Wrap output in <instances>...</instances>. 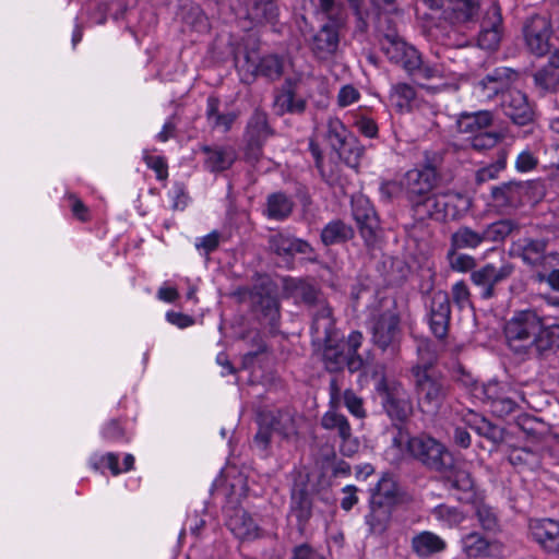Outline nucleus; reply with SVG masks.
Masks as SVG:
<instances>
[{"label": "nucleus", "instance_id": "f257e3e1", "mask_svg": "<svg viewBox=\"0 0 559 559\" xmlns=\"http://www.w3.org/2000/svg\"><path fill=\"white\" fill-rule=\"evenodd\" d=\"M540 328V316L531 309L521 310L506 322L503 333L511 350L516 354H532L535 334Z\"/></svg>", "mask_w": 559, "mask_h": 559}, {"label": "nucleus", "instance_id": "f03ea898", "mask_svg": "<svg viewBox=\"0 0 559 559\" xmlns=\"http://www.w3.org/2000/svg\"><path fill=\"white\" fill-rule=\"evenodd\" d=\"M412 374L419 407L426 413L438 412L448 396L447 381L435 371L421 367H413Z\"/></svg>", "mask_w": 559, "mask_h": 559}, {"label": "nucleus", "instance_id": "7ed1b4c3", "mask_svg": "<svg viewBox=\"0 0 559 559\" xmlns=\"http://www.w3.org/2000/svg\"><path fill=\"white\" fill-rule=\"evenodd\" d=\"M469 200L460 193H438L425 198L414 206L420 218L429 217L436 221L455 219L468 210Z\"/></svg>", "mask_w": 559, "mask_h": 559}, {"label": "nucleus", "instance_id": "20e7f679", "mask_svg": "<svg viewBox=\"0 0 559 559\" xmlns=\"http://www.w3.org/2000/svg\"><path fill=\"white\" fill-rule=\"evenodd\" d=\"M372 343L382 352L397 354L403 332L401 319L395 309H386L376 313L370 321Z\"/></svg>", "mask_w": 559, "mask_h": 559}, {"label": "nucleus", "instance_id": "39448f33", "mask_svg": "<svg viewBox=\"0 0 559 559\" xmlns=\"http://www.w3.org/2000/svg\"><path fill=\"white\" fill-rule=\"evenodd\" d=\"M471 393L475 399L488 404L491 412L499 417L510 415L516 407V402L513 399L516 392L507 383L498 381L475 382Z\"/></svg>", "mask_w": 559, "mask_h": 559}, {"label": "nucleus", "instance_id": "423d86ee", "mask_svg": "<svg viewBox=\"0 0 559 559\" xmlns=\"http://www.w3.org/2000/svg\"><path fill=\"white\" fill-rule=\"evenodd\" d=\"M407 449L414 457L437 472L449 468L452 462V454L449 450L441 442L428 436L408 439Z\"/></svg>", "mask_w": 559, "mask_h": 559}, {"label": "nucleus", "instance_id": "0eeeda50", "mask_svg": "<svg viewBox=\"0 0 559 559\" xmlns=\"http://www.w3.org/2000/svg\"><path fill=\"white\" fill-rule=\"evenodd\" d=\"M377 390L383 408L392 420L403 423L412 415L413 405L401 382L383 378L378 382Z\"/></svg>", "mask_w": 559, "mask_h": 559}, {"label": "nucleus", "instance_id": "6e6552de", "mask_svg": "<svg viewBox=\"0 0 559 559\" xmlns=\"http://www.w3.org/2000/svg\"><path fill=\"white\" fill-rule=\"evenodd\" d=\"M439 176L431 165L408 170L402 178V186L413 207L431 194L437 186Z\"/></svg>", "mask_w": 559, "mask_h": 559}, {"label": "nucleus", "instance_id": "1a4fd4ad", "mask_svg": "<svg viewBox=\"0 0 559 559\" xmlns=\"http://www.w3.org/2000/svg\"><path fill=\"white\" fill-rule=\"evenodd\" d=\"M522 34L527 49L540 57L550 52L552 26L546 15L533 14L523 23Z\"/></svg>", "mask_w": 559, "mask_h": 559}, {"label": "nucleus", "instance_id": "9d476101", "mask_svg": "<svg viewBox=\"0 0 559 559\" xmlns=\"http://www.w3.org/2000/svg\"><path fill=\"white\" fill-rule=\"evenodd\" d=\"M382 50L390 62L402 67L409 74L415 73L421 64V58L416 48L396 34L384 35Z\"/></svg>", "mask_w": 559, "mask_h": 559}, {"label": "nucleus", "instance_id": "9b49d317", "mask_svg": "<svg viewBox=\"0 0 559 559\" xmlns=\"http://www.w3.org/2000/svg\"><path fill=\"white\" fill-rule=\"evenodd\" d=\"M518 73L509 68H498L478 81L473 88L474 95L480 102H490L503 93L516 81Z\"/></svg>", "mask_w": 559, "mask_h": 559}, {"label": "nucleus", "instance_id": "f8f14e48", "mask_svg": "<svg viewBox=\"0 0 559 559\" xmlns=\"http://www.w3.org/2000/svg\"><path fill=\"white\" fill-rule=\"evenodd\" d=\"M500 107L503 114L515 124L525 126L533 120V109L527 96L512 85L502 94Z\"/></svg>", "mask_w": 559, "mask_h": 559}, {"label": "nucleus", "instance_id": "ddd939ff", "mask_svg": "<svg viewBox=\"0 0 559 559\" xmlns=\"http://www.w3.org/2000/svg\"><path fill=\"white\" fill-rule=\"evenodd\" d=\"M503 35V24L500 7L493 2L485 12L478 45L483 49L495 50L499 47Z\"/></svg>", "mask_w": 559, "mask_h": 559}, {"label": "nucleus", "instance_id": "4468645a", "mask_svg": "<svg viewBox=\"0 0 559 559\" xmlns=\"http://www.w3.org/2000/svg\"><path fill=\"white\" fill-rule=\"evenodd\" d=\"M353 215L358 225L361 237L367 245H372L377 238L379 219L370 204L365 198H357L353 201Z\"/></svg>", "mask_w": 559, "mask_h": 559}, {"label": "nucleus", "instance_id": "2eb2a0df", "mask_svg": "<svg viewBox=\"0 0 559 559\" xmlns=\"http://www.w3.org/2000/svg\"><path fill=\"white\" fill-rule=\"evenodd\" d=\"M439 473L442 474L450 487L457 491V500L464 503L475 500L477 492L469 472L455 464L453 457L449 468Z\"/></svg>", "mask_w": 559, "mask_h": 559}, {"label": "nucleus", "instance_id": "dca6fc26", "mask_svg": "<svg viewBox=\"0 0 559 559\" xmlns=\"http://www.w3.org/2000/svg\"><path fill=\"white\" fill-rule=\"evenodd\" d=\"M512 272L513 266L511 264L504 263L497 267L489 263L472 272L471 280L476 286L481 287V297L488 299L493 296L495 285L508 278Z\"/></svg>", "mask_w": 559, "mask_h": 559}, {"label": "nucleus", "instance_id": "f3484780", "mask_svg": "<svg viewBox=\"0 0 559 559\" xmlns=\"http://www.w3.org/2000/svg\"><path fill=\"white\" fill-rule=\"evenodd\" d=\"M532 538L546 551L559 554V522L552 519L530 521Z\"/></svg>", "mask_w": 559, "mask_h": 559}, {"label": "nucleus", "instance_id": "a211bd4d", "mask_svg": "<svg viewBox=\"0 0 559 559\" xmlns=\"http://www.w3.org/2000/svg\"><path fill=\"white\" fill-rule=\"evenodd\" d=\"M321 425L326 430L335 431L342 439V452L345 455H352L358 450V443L352 437V428L347 418L336 412H326L322 419Z\"/></svg>", "mask_w": 559, "mask_h": 559}, {"label": "nucleus", "instance_id": "6ab92c4d", "mask_svg": "<svg viewBox=\"0 0 559 559\" xmlns=\"http://www.w3.org/2000/svg\"><path fill=\"white\" fill-rule=\"evenodd\" d=\"M269 245L274 253L284 258H292L296 253L309 254L312 252V247L306 240L284 231L271 235Z\"/></svg>", "mask_w": 559, "mask_h": 559}, {"label": "nucleus", "instance_id": "aec40b11", "mask_svg": "<svg viewBox=\"0 0 559 559\" xmlns=\"http://www.w3.org/2000/svg\"><path fill=\"white\" fill-rule=\"evenodd\" d=\"M338 43L337 27L332 24H324L313 36L311 49L317 58L326 60L336 52Z\"/></svg>", "mask_w": 559, "mask_h": 559}, {"label": "nucleus", "instance_id": "412c9836", "mask_svg": "<svg viewBox=\"0 0 559 559\" xmlns=\"http://www.w3.org/2000/svg\"><path fill=\"white\" fill-rule=\"evenodd\" d=\"M325 343L323 359L329 371H337L344 366H346L350 372L362 368L364 360L360 356H347L344 348L338 349V347L331 345V342Z\"/></svg>", "mask_w": 559, "mask_h": 559}, {"label": "nucleus", "instance_id": "4be33fe9", "mask_svg": "<svg viewBox=\"0 0 559 559\" xmlns=\"http://www.w3.org/2000/svg\"><path fill=\"white\" fill-rule=\"evenodd\" d=\"M227 527L239 539H254L260 535V528L252 516L243 509H235L228 515Z\"/></svg>", "mask_w": 559, "mask_h": 559}, {"label": "nucleus", "instance_id": "5701e85b", "mask_svg": "<svg viewBox=\"0 0 559 559\" xmlns=\"http://www.w3.org/2000/svg\"><path fill=\"white\" fill-rule=\"evenodd\" d=\"M313 322L311 330L313 335L323 342H332V334L334 329V320L332 318L331 308L325 300L319 301L311 308Z\"/></svg>", "mask_w": 559, "mask_h": 559}, {"label": "nucleus", "instance_id": "b1692460", "mask_svg": "<svg viewBox=\"0 0 559 559\" xmlns=\"http://www.w3.org/2000/svg\"><path fill=\"white\" fill-rule=\"evenodd\" d=\"M312 502L309 493L295 488L292 492L290 509L288 514L289 522L295 521L299 532H302L306 523L311 516Z\"/></svg>", "mask_w": 559, "mask_h": 559}, {"label": "nucleus", "instance_id": "393cba45", "mask_svg": "<svg viewBox=\"0 0 559 559\" xmlns=\"http://www.w3.org/2000/svg\"><path fill=\"white\" fill-rule=\"evenodd\" d=\"M370 499L395 507L403 501V493L396 480L391 475L383 474L370 489Z\"/></svg>", "mask_w": 559, "mask_h": 559}, {"label": "nucleus", "instance_id": "a878e982", "mask_svg": "<svg viewBox=\"0 0 559 559\" xmlns=\"http://www.w3.org/2000/svg\"><path fill=\"white\" fill-rule=\"evenodd\" d=\"M411 547L420 558H428L445 549L447 543L437 534L423 531L413 536Z\"/></svg>", "mask_w": 559, "mask_h": 559}, {"label": "nucleus", "instance_id": "bb28decb", "mask_svg": "<svg viewBox=\"0 0 559 559\" xmlns=\"http://www.w3.org/2000/svg\"><path fill=\"white\" fill-rule=\"evenodd\" d=\"M512 251L532 266L539 265L545 260L546 242L544 240L524 238L512 246Z\"/></svg>", "mask_w": 559, "mask_h": 559}, {"label": "nucleus", "instance_id": "cd10ccee", "mask_svg": "<svg viewBox=\"0 0 559 559\" xmlns=\"http://www.w3.org/2000/svg\"><path fill=\"white\" fill-rule=\"evenodd\" d=\"M247 71L253 75H262L269 80H277L283 73V61L275 55H269L257 63L250 55L246 56Z\"/></svg>", "mask_w": 559, "mask_h": 559}, {"label": "nucleus", "instance_id": "c85d7f7f", "mask_svg": "<svg viewBox=\"0 0 559 559\" xmlns=\"http://www.w3.org/2000/svg\"><path fill=\"white\" fill-rule=\"evenodd\" d=\"M394 507L369 500V512L365 516L371 533L382 534L389 526Z\"/></svg>", "mask_w": 559, "mask_h": 559}, {"label": "nucleus", "instance_id": "c756f323", "mask_svg": "<svg viewBox=\"0 0 559 559\" xmlns=\"http://www.w3.org/2000/svg\"><path fill=\"white\" fill-rule=\"evenodd\" d=\"M533 343L532 353L537 355L559 348V324H546L540 317V328L538 333L535 334Z\"/></svg>", "mask_w": 559, "mask_h": 559}, {"label": "nucleus", "instance_id": "7c9ffc66", "mask_svg": "<svg viewBox=\"0 0 559 559\" xmlns=\"http://www.w3.org/2000/svg\"><path fill=\"white\" fill-rule=\"evenodd\" d=\"M492 123V114L488 110L464 112L460 115L456 126L461 133L477 134Z\"/></svg>", "mask_w": 559, "mask_h": 559}, {"label": "nucleus", "instance_id": "2f4dec72", "mask_svg": "<svg viewBox=\"0 0 559 559\" xmlns=\"http://www.w3.org/2000/svg\"><path fill=\"white\" fill-rule=\"evenodd\" d=\"M206 154L205 167L213 173L228 169L236 160V153L231 147H209L204 146Z\"/></svg>", "mask_w": 559, "mask_h": 559}, {"label": "nucleus", "instance_id": "473e14b6", "mask_svg": "<svg viewBox=\"0 0 559 559\" xmlns=\"http://www.w3.org/2000/svg\"><path fill=\"white\" fill-rule=\"evenodd\" d=\"M469 503L473 504L477 522L484 531L496 533L500 530V520L496 510L481 497L477 495Z\"/></svg>", "mask_w": 559, "mask_h": 559}, {"label": "nucleus", "instance_id": "72a5a7b5", "mask_svg": "<svg viewBox=\"0 0 559 559\" xmlns=\"http://www.w3.org/2000/svg\"><path fill=\"white\" fill-rule=\"evenodd\" d=\"M294 209V202L282 192H275L267 197L264 214L275 221L287 218Z\"/></svg>", "mask_w": 559, "mask_h": 559}, {"label": "nucleus", "instance_id": "f704fd0d", "mask_svg": "<svg viewBox=\"0 0 559 559\" xmlns=\"http://www.w3.org/2000/svg\"><path fill=\"white\" fill-rule=\"evenodd\" d=\"M416 90L407 83H396L390 91L391 105L400 112H407L412 109L416 99Z\"/></svg>", "mask_w": 559, "mask_h": 559}, {"label": "nucleus", "instance_id": "c9c22d12", "mask_svg": "<svg viewBox=\"0 0 559 559\" xmlns=\"http://www.w3.org/2000/svg\"><path fill=\"white\" fill-rule=\"evenodd\" d=\"M263 424L269 425L273 432H277L286 439L297 435V423L288 412H278L276 416H263Z\"/></svg>", "mask_w": 559, "mask_h": 559}, {"label": "nucleus", "instance_id": "e433bc0d", "mask_svg": "<svg viewBox=\"0 0 559 559\" xmlns=\"http://www.w3.org/2000/svg\"><path fill=\"white\" fill-rule=\"evenodd\" d=\"M484 243L481 231H476L467 226L460 227L451 236V249H476Z\"/></svg>", "mask_w": 559, "mask_h": 559}, {"label": "nucleus", "instance_id": "4c0bfd02", "mask_svg": "<svg viewBox=\"0 0 559 559\" xmlns=\"http://www.w3.org/2000/svg\"><path fill=\"white\" fill-rule=\"evenodd\" d=\"M266 115L262 111H254L247 126V141L249 143L259 144L264 142L270 135Z\"/></svg>", "mask_w": 559, "mask_h": 559}, {"label": "nucleus", "instance_id": "58836bf2", "mask_svg": "<svg viewBox=\"0 0 559 559\" xmlns=\"http://www.w3.org/2000/svg\"><path fill=\"white\" fill-rule=\"evenodd\" d=\"M353 236V229L340 219L330 222L321 231V240L325 246L340 243Z\"/></svg>", "mask_w": 559, "mask_h": 559}, {"label": "nucleus", "instance_id": "ea45409f", "mask_svg": "<svg viewBox=\"0 0 559 559\" xmlns=\"http://www.w3.org/2000/svg\"><path fill=\"white\" fill-rule=\"evenodd\" d=\"M522 189L519 183H503L491 189V197L498 205L516 206L520 203Z\"/></svg>", "mask_w": 559, "mask_h": 559}, {"label": "nucleus", "instance_id": "a19ab883", "mask_svg": "<svg viewBox=\"0 0 559 559\" xmlns=\"http://www.w3.org/2000/svg\"><path fill=\"white\" fill-rule=\"evenodd\" d=\"M468 417L469 418L466 419V424L478 435L487 438L493 443H500L503 440V430L500 427L492 425L490 421L477 416L476 414L471 413Z\"/></svg>", "mask_w": 559, "mask_h": 559}, {"label": "nucleus", "instance_id": "79ce46f5", "mask_svg": "<svg viewBox=\"0 0 559 559\" xmlns=\"http://www.w3.org/2000/svg\"><path fill=\"white\" fill-rule=\"evenodd\" d=\"M516 227L512 219H500L487 225L481 230V237L484 242L503 241Z\"/></svg>", "mask_w": 559, "mask_h": 559}, {"label": "nucleus", "instance_id": "37998d69", "mask_svg": "<svg viewBox=\"0 0 559 559\" xmlns=\"http://www.w3.org/2000/svg\"><path fill=\"white\" fill-rule=\"evenodd\" d=\"M549 68H543L534 74V81L543 90H552L558 83L556 70L559 69V53L552 52L549 57Z\"/></svg>", "mask_w": 559, "mask_h": 559}, {"label": "nucleus", "instance_id": "c03bdc74", "mask_svg": "<svg viewBox=\"0 0 559 559\" xmlns=\"http://www.w3.org/2000/svg\"><path fill=\"white\" fill-rule=\"evenodd\" d=\"M274 108L278 115L301 114L306 108V102L302 98H296L293 91L287 88L275 97Z\"/></svg>", "mask_w": 559, "mask_h": 559}, {"label": "nucleus", "instance_id": "a18cd8bd", "mask_svg": "<svg viewBox=\"0 0 559 559\" xmlns=\"http://www.w3.org/2000/svg\"><path fill=\"white\" fill-rule=\"evenodd\" d=\"M338 156L353 168H357L364 155V146L353 135L335 150Z\"/></svg>", "mask_w": 559, "mask_h": 559}, {"label": "nucleus", "instance_id": "49530a36", "mask_svg": "<svg viewBox=\"0 0 559 559\" xmlns=\"http://www.w3.org/2000/svg\"><path fill=\"white\" fill-rule=\"evenodd\" d=\"M462 550L469 558H478L487 554L489 544L479 533L473 532L463 536Z\"/></svg>", "mask_w": 559, "mask_h": 559}, {"label": "nucleus", "instance_id": "de8ad7c7", "mask_svg": "<svg viewBox=\"0 0 559 559\" xmlns=\"http://www.w3.org/2000/svg\"><path fill=\"white\" fill-rule=\"evenodd\" d=\"M350 136V132L338 118H329L326 123V138L334 150L342 146Z\"/></svg>", "mask_w": 559, "mask_h": 559}, {"label": "nucleus", "instance_id": "09e8293b", "mask_svg": "<svg viewBox=\"0 0 559 559\" xmlns=\"http://www.w3.org/2000/svg\"><path fill=\"white\" fill-rule=\"evenodd\" d=\"M250 15L258 22H273L278 15V8L275 0H257Z\"/></svg>", "mask_w": 559, "mask_h": 559}, {"label": "nucleus", "instance_id": "8fccbe9b", "mask_svg": "<svg viewBox=\"0 0 559 559\" xmlns=\"http://www.w3.org/2000/svg\"><path fill=\"white\" fill-rule=\"evenodd\" d=\"M418 360L414 367H421L424 370L433 371L432 366L437 361V352L427 340H421L417 345Z\"/></svg>", "mask_w": 559, "mask_h": 559}, {"label": "nucleus", "instance_id": "3c124183", "mask_svg": "<svg viewBox=\"0 0 559 559\" xmlns=\"http://www.w3.org/2000/svg\"><path fill=\"white\" fill-rule=\"evenodd\" d=\"M433 515L449 527L455 526L464 520V514L457 508L445 504L436 507Z\"/></svg>", "mask_w": 559, "mask_h": 559}, {"label": "nucleus", "instance_id": "603ef678", "mask_svg": "<svg viewBox=\"0 0 559 559\" xmlns=\"http://www.w3.org/2000/svg\"><path fill=\"white\" fill-rule=\"evenodd\" d=\"M456 251L450 248L448 252L450 267L460 273L473 270L476 265L475 259L468 254L456 253Z\"/></svg>", "mask_w": 559, "mask_h": 559}, {"label": "nucleus", "instance_id": "864d4df0", "mask_svg": "<svg viewBox=\"0 0 559 559\" xmlns=\"http://www.w3.org/2000/svg\"><path fill=\"white\" fill-rule=\"evenodd\" d=\"M506 165L507 155L502 152L496 163L485 166L476 171V181L478 183H483L497 178L498 174L506 168Z\"/></svg>", "mask_w": 559, "mask_h": 559}, {"label": "nucleus", "instance_id": "5fc2aeb1", "mask_svg": "<svg viewBox=\"0 0 559 559\" xmlns=\"http://www.w3.org/2000/svg\"><path fill=\"white\" fill-rule=\"evenodd\" d=\"M143 160L146 166L155 171L158 180H165L168 177V167L164 157L153 156L147 151H143Z\"/></svg>", "mask_w": 559, "mask_h": 559}, {"label": "nucleus", "instance_id": "6e6d98bb", "mask_svg": "<svg viewBox=\"0 0 559 559\" xmlns=\"http://www.w3.org/2000/svg\"><path fill=\"white\" fill-rule=\"evenodd\" d=\"M500 141V135L496 132H479L471 140V145L477 151L492 148Z\"/></svg>", "mask_w": 559, "mask_h": 559}, {"label": "nucleus", "instance_id": "4d7b16f0", "mask_svg": "<svg viewBox=\"0 0 559 559\" xmlns=\"http://www.w3.org/2000/svg\"><path fill=\"white\" fill-rule=\"evenodd\" d=\"M538 165L537 155L530 148L523 150L515 159V169L519 173H527L535 169Z\"/></svg>", "mask_w": 559, "mask_h": 559}, {"label": "nucleus", "instance_id": "13d9d810", "mask_svg": "<svg viewBox=\"0 0 559 559\" xmlns=\"http://www.w3.org/2000/svg\"><path fill=\"white\" fill-rule=\"evenodd\" d=\"M296 295L301 298L304 302L309 305L311 308L314 307L319 301H323L324 299L320 298L316 288L311 285H308L304 282H299L296 284Z\"/></svg>", "mask_w": 559, "mask_h": 559}, {"label": "nucleus", "instance_id": "bf43d9fd", "mask_svg": "<svg viewBox=\"0 0 559 559\" xmlns=\"http://www.w3.org/2000/svg\"><path fill=\"white\" fill-rule=\"evenodd\" d=\"M452 297L455 305L463 309L471 306L469 289L465 282H456L452 287Z\"/></svg>", "mask_w": 559, "mask_h": 559}, {"label": "nucleus", "instance_id": "052dcab7", "mask_svg": "<svg viewBox=\"0 0 559 559\" xmlns=\"http://www.w3.org/2000/svg\"><path fill=\"white\" fill-rule=\"evenodd\" d=\"M430 313L450 317V300L445 293L438 292L433 295L430 305Z\"/></svg>", "mask_w": 559, "mask_h": 559}, {"label": "nucleus", "instance_id": "680f3d73", "mask_svg": "<svg viewBox=\"0 0 559 559\" xmlns=\"http://www.w3.org/2000/svg\"><path fill=\"white\" fill-rule=\"evenodd\" d=\"M360 98L359 91L350 85H344L340 88L337 94V105L342 108L350 106L355 103H357Z\"/></svg>", "mask_w": 559, "mask_h": 559}, {"label": "nucleus", "instance_id": "e2e57ef3", "mask_svg": "<svg viewBox=\"0 0 559 559\" xmlns=\"http://www.w3.org/2000/svg\"><path fill=\"white\" fill-rule=\"evenodd\" d=\"M344 404L354 416L358 418H362L365 416L362 401L353 391L346 390L344 392Z\"/></svg>", "mask_w": 559, "mask_h": 559}, {"label": "nucleus", "instance_id": "0e129e2a", "mask_svg": "<svg viewBox=\"0 0 559 559\" xmlns=\"http://www.w3.org/2000/svg\"><path fill=\"white\" fill-rule=\"evenodd\" d=\"M450 317L440 314H429V324L431 332L438 337L443 338L448 333Z\"/></svg>", "mask_w": 559, "mask_h": 559}, {"label": "nucleus", "instance_id": "69168bd1", "mask_svg": "<svg viewBox=\"0 0 559 559\" xmlns=\"http://www.w3.org/2000/svg\"><path fill=\"white\" fill-rule=\"evenodd\" d=\"M478 9V0H455L454 11L462 14L464 21L474 17Z\"/></svg>", "mask_w": 559, "mask_h": 559}, {"label": "nucleus", "instance_id": "338daca9", "mask_svg": "<svg viewBox=\"0 0 559 559\" xmlns=\"http://www.w3.org/2000/svg\"><path fill=\"white\" fill-rule=\"evenodd\" d=\"M170 197L173 200V209L174 210H183L187 206L189 197H188V194L185 190V187L182 185H180V183L174 185V187L170 191Z\"/></svg>", "mask_w": 559, "mask_h": 559}, {"label": "nucleus", "instance_id": "774afa93", "mask_svg": "<svg viewBox=\"0 0 559 559\" xmlns=\"http://www.w3.org/2000/svg\"><path fill=\"white\" fill-rule=\"evenodd\" d=\"M293 559H324V557L305 544L294 549Z\"/></svg>", "mask_w": 559, "mask_h": 559}]
</instances>
